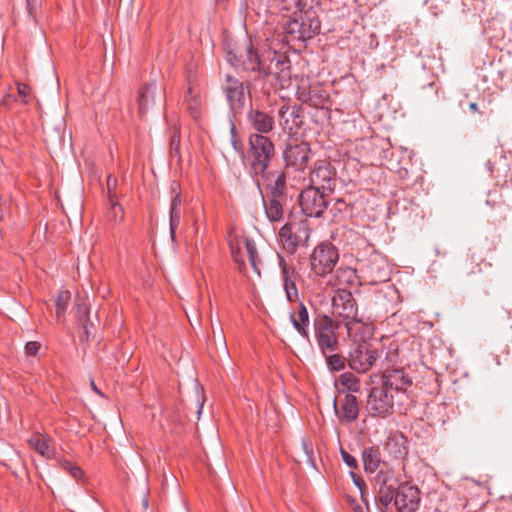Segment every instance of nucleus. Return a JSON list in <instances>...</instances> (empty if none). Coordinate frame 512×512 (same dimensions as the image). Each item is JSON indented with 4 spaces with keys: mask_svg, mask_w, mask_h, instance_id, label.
Masks as SVG:
<instances>
[{
    "mask_svg": "<svg viewBox=\"0 0 512 512\" xmlns=\"http://www.w3.org/2000/svg\"><path fill=\"white\" fill-rule=\"evenodd\" d=\"M315 340L322 354L333 353L338 349L337 330L339 321L326 314H317L313 321Z\"/></svg>",
    "mask_w": 512,
    "mask_h": 512,
    "instance_id": "1",
    "label": "nucleus"
},
{
    "mask_svg": "<svg viewBox=\"0 0 512 512\" xmlns=\"http://www.w3.org/2000/svg\"><path fill=\"white\" fill-rule=\"evenodd\" d=\"M273 142L265 135L251 134L249 137V159L255 174L264 173L274 156Z\"/></svg>",
    "mask_w": 512,
    "mask_h": 512,
    "instance_id": "2",
    "label": "nucleus"
},
{
    "mask_svg": "<svg viewBox=\"0 0 512 512\" xmlns=\"http://www.w3.org/2000/svg\"><path fill=\"white\" fill-rule=\"evenodd\" d=\"M320 21L310 13L300 14L288 20L284 25V33L288 42L306 41L319 33Z\"/></svg>",
    "mask_w": 512,
    "mask_h": 512,
    "instance_id": "3",
    "label": "nucleus"
},
{
    "mask_svg": "<svg viewBox=\"0 0 512 512\" xmlns=\"http://www.w3.org/2000/svg\"><path fill=\"white\" fill-rule=\"evenodd\" d=\"M226 59L238 71L255 73V78L267 76L266 68L262 65L258 52L251 44L247 45L240 54L229 50Z\"/></svg>",
    "mask_w": 512,
    "mask_h": 512,
    "instance_id": "4",
    "label": "nucleus"
},
{
    "mask_svg": "<svg viewBox=\"0 0 512 512\" xmlns=\"http://www.w3.org/2000/svg\"><path fill=\"white\" fill-rule=\"evenodd\" d=\"M302 213L307 217H320L327 208L328 202L319 187H308L298 197Z\"/></svg>",
    "mask_w": 512,
    "mask_h": 512,
    "instance_id": "5",
    "label": "nucleus"
},
{
    "mask_svg": "<svg viewBox=\"0 0 512 512\" xmlns=\"http://www.w3.org/2000/svg\"><path fill=\"white\" fill-rule=\"evenodd\" d=\"M332 315L339 323L358 316V307L350 291L340 289L335 293L332 298Z\"/></svg>",
    "mask_w": 512,
    "mask_h": 512,
    "instance_id": "6",
    "label": "nucleus"
},
{
    "mask_svg": "<svg viewBox=\"0 0 512 512\" xmlns=\"http://www.w3.org/2000/svg\"><path fill=\"white\" fill-rule=\"evenodd\" d=\"M378 356V351L371 348L366 342L357 343L350 351L349 366L358 373H366L373 366Z\"/></svg>",
    "mask_w": 512,
    "mask_h": 512,
    "instance_id": "7",
    "label": "nucleus"
},
{
    "mask_svg": "<svg viewBox=\"0 0 512 512\" xmlns=\"http://www.w3.org/2000/svg\"><path fill=\"white\" fill-rule=\"evenodd\" d=\"M311 187H319L323 192H332L336 186V172L330 163L318 161L309 173Z\"/></svg>",
    "mask_w": 512,
    "mask_h": 512,
    "instance_id": "8",
    "label": "nucleus"
},
{
    "mask_svg": "<svg viewBox=\"0 0 512 512\" xmlns=\"http://www.w3.org/2000/svg\"><path fill=\"white\" fill-rule=\"evenodd\" d=\"M227 83L223 87V91L226 95V100L230 108V114L237 115L241 113L245 101H246V90L248 89L244 83L230 75L226 77Z\"/></svg>",
    "mask_w": 512,
    "mask_h": 512,
    "instance_id": "9",
    "label": "nucleus"
},
{
    "mask_svg": "<svg viewBox=\"0 0 512 512\" xmlns=\"http://www.w3.org/2000/svg\"><path fill=\"white\" fill-rule=\"evenodd\" d=\"M310 147L306 142L288 143L283 154L286 167L294 171L304 172L310 157Z\"/></svg>",
    "mask_w": 512,
    "mask_h": 512,
    "instance_id": "10",
    "label": "nucleus"
},
{
    "mask_svg": "<svg viewBox=\"0 0 512 512\" xmlns=\"http://www.w3.org/2000/svg\"><path fill=\"white\" fill-rule=\"evenodd\" d=\"M394 397L383 386L373 387L367 401V407L373 415L386 416L393 408Z\"/></svg>",
    "mask_w": 512,
    "mask_h": 512,
    "instance_id": "11",
    "label": "nucleus"
},
{
    "mask_svg": "<svg viewBox=\"0 0 512 512\" xmlns=\"http://www.w3.org/2000/svg\"><path fill=\"white\" fill-rule=\"evenodd\" d=\"M420 505V491L416 486L402 485L396 494L398 512H415Z\"/></svg>",
    "mask_w": 512,
    "mask_h": 512,
    "instance_id": "12",
    "label": "nucleus"
},
{
    "mask_svg": "<svg viewBox=\"0 0 512 512\" xmlns=\"http://www.w3.org/2000/svg\"><path fill=\"white\" fill-rule=\"evenodd\" d=\"M278 114L280 125L285 132L292 134L301 128L303 124L301 106L284 104L279 108Z\"/></svg>",
    "mask_w": 512,
    "mask_h": 512,
    "instance_id": "13",
    "label": "nucleus"
},
{
    "mask_svg": "<svg viewBox=\"0 0 512 512\" xmlns=\"http://www.w3.org/2000/svg\"><path fill=\"white\" fill-rule=\"evenodd\" d=\"M261 174L264 180V186L268 191L267 197H289L286 176L283 171H268L267 169L264 173Z\"/></svg>",
    "mask_w": 512,
    "mask_h": 512,
    "instance_id": "14",
    "label": "nucleus"
},
{
    "mask_svg": "<svg viewBox=\"0 0 512 512\" xmlns=\"http://www.w3.org/2000/svg\"><path fill=\"white\" fill-rule=\"evenodd\" d=\"M283 247L288 253H294L296 248L302 245L309 237V231L305 227H299L297 232H293V226L285 224L279 232Z\"/></svg>",
    "mask_w": 512,
    "mask_h": 512,
    "instance_id": "15",
    "label": "nucleus"
},
{
    "mask_svg": "<svg viewBox=\"0 0 512 512\" xmlns=\"http://www.w3.org/2000/svg\"><path fill=\"white\" fill-rule=\"evenodd\" d=\"M291 197H267L263 198L265 214L270 222H279L284 219V215L290 211Z\"/></svg>",
    "mask_w": 512,
    "mask_h": 512,
    "instance_id": "16",
    "label": "nucleus"
},
{
    "mask_svg": "<svg viewBox=\"0 0 512 512\" xmlns=\"http://www.w3.org/2000/svg\"><path fill=\"white\" fill-rule=\"evenodd\" d=\"M247 122L260 135H264L273 130L275 121L273 116L258 108L250 107L247 112Z\"/></svg>",
    "mask_w": 512,
    "mask_h": 512,
    "instance_id": "17",
    "label": "nucleus"
},
{
    "mask_svg": "<svg viewBox=\"0 0 512 512\" xmlns=\"http://www.w3.org/2000/svg\"><path fill=\"white\" fill-rule=\"evenodd\" d=\"M383 387L387 388L390 393L392 391L405 392L411 385L412 381L403 369L387 370L383 373Z\"/></svg>",
    "mask_w": 512,
    "mask_h": 512,
    "instance_id": "18",
    "label": "nucleus"
},
{
    "mask_svg": "<svg viewBox=\"0 0 512 512\" xmlns=\"http://www.w3.org/2000/svg\"><path fill=\"white\" fill-rule=\"evenodd\" d=\"M334 410L340 420H344L348 423L354 422L359 416V404L356 396L352 394H346L343 402L341 403L340 410L337 406V399L333 402Z\"/></svg>",
    "mask_w": 512,
    "mask_h": 512,
    "instance_id": "19",
    "label": "nucleus"
},
{
    "mask_svg": "<svg viewBox=\"0 0 512 512\" xmlns=\"http://www.w3.org/2000/svg\"><path fill=\"white\" fill-rule=\"evenodd\" d=\"M385 451L394 459L403 460L408 454L407 438L400 432H393L385 443Z\"/></svg>",
    "mask_w": 512,
    "mask_h": 512,
    "instance_id": "20",
    "label": "nucleus"
},
{
    "mask_svg": "<svg viewBox=\"0 0 512 512\" xmlns=\"http://www.w3.org/2000/svg\"><path fill=\"white\" fill-rule=\"evenodd\" d=\"M267 75H273L277 80L286 81L290 78V61L284 55L274 54L266 69Z\"/></svg>",
    "mask_w": 512,
    "mask_h": 512,
    "instance_id": "21",
    "label": "nucleus"
},
{
    "mask_svg": "<svg viewBox=\"0 0 512 512\" xmlns=\"http://www.w3.org/2000/svg\"><path fill=\"white\" fill-rule=\"evenodd\" d=\"M29 446L35 449L42 457L51 459L55 456V449L51 445V438L47 434L34 433L27 440Z\"/></svg>",
    "mask_w": 512,
    "mask_h": 512,
    "instance_id": "22",
    "label": "nucleus"
},
{
    "mask_svg": "<svg viewBox=\"0 0 512 512\" xmlns=\"http://www.w3.org/2000/svg\"><path fill=\"white\" fill-rule=\"evenodd\" d=\"M290 321L302 337L309 338V313L304 303H299L297 312L290 314Z\"/></svg>",
    "mask_w": 512,
    "mask_h": 512,
    "instance_id": "23",
    "label": "nucleus"
},
{
    "mask_svg": "<svg viewBox=\"0 0 512 512\" xmlns=\"http://www.w3.org/2000/svg\"><path fill=\"white\" fill-rule=\"evenodd\" d=\"M156 83L151 82L145 85L138 95V110L139 114L143 116L155 104Z\"/></svg>",
    "mask_w": 512,
    "mask_h": 512,
    "instance_id": "24",
    "label": "nucleus"
},
{
    "mask_svg": "<svg viewBox=\"0 0 512 512\" xmlns=\"http://www.w3.org/2000/svg\"><path fill=\"white\" fill-rule=\"evenodd\" d=\"M344 325L346 327L348 337L352 339L355 344L364 342L363 340L368 330V326L361 321L358 316L344 322Z\"/></svg>",
    "mask_w": 512,
    "mask_h": 512,
    "instance_id": "25",
    "label": "nucleus"
},
{
    "mask_svg": "<svg viewBox=\"0 0 512 512\" xmlns=\"http://www.w3.org/2000/svg\"><path fill=\"white\" fill-rule=\"evenodd\" d=\"M231 253L233 256L236 254H240L243 256H257V248L256 244L253 240L247 238H236L234 240H230L229 242Z\"/></svg>",
    "mask_w": 512,
    "mask_h": 512,
    "instance_id": "26",
    "label": "nucleus"
},
{
    "mask_svg": "<svg viewBox=\"0 0 512 512\" xmlns=\"http://www.w3.org/2000/svg\"><path fill=\"white\" fill-rule=\"evenodd\" d=\"M362 459L365 471L371 474L375 473L381 463V454L379 449L373 446L364 448L362 452Z\"/></svg>",
    "mask_w": 512,
    "mask_h": 512,
    "instance_id": "27",
    "label": "nucleus"
},
{
    "mask_svg": "<svg viewBox=\"0 0 512 512\" xmlns=\"http://www.w3.org/2000/svg\"><path fill=\"white\" fill-rule=\"evenodd\" d=\"M299 99L315 108H325L328 103V95L320 89H312L308 93L302 92Z\"/></svg>",
    "mask_w": 512,
    "mask_h": 512,
    "instance_id": "28",
    "label": "nucleus"
},
{
    "mask_svg": "<svg viewBox=\"0 0 512 512\" xmlns=\"http://www.w3.org/2000/svg\"><path fill=\"white\" fill-rule=\"evenodd\" d=\"M311 270L317 276H325L333 271L338 258H309Z\"/></svg>",
    "mask_w": 512,
    "mask_h": 512,
    "instance_id": "29",
    "label": "nucleus"
},
{
    "mask_svg": "<svg viewBox=\"0 0 512 512\" xmlns=\"http://www.w3.org/2000/svg\"><path fill=\"white\" fill-rule=\"evenodd\" d=\"M397 492L396 486H379L377 501L387 508L392 501L395 502Z\"/></svg>",
    "mask_w": 512,
    "mask_h": 512,
    "instance_id": "30",
    "label": "nucleus"
},
{
    "mask_svg": "<svg viewBox=\"0 0 512 512\" xmlns=\"http://www.w3.org/2000/svg\"><path fill=\"white\" fill-rule=\"evenodd\" d=\"M339 383L348 391L357 393L360 391V381L351 372L342 373L338 378Z\"/></svg>",
    "mask_w": 512,
    "mask_h": 512,
    "instance_id": "31",
    "label": "nucleus"
},
{
    "mask_svg": "<svg viewBox=\"0 0 512 512\" xmlns=\"http://www.w3.org/2000/svg\"><path fill=\"white\" fill-rule=\"evenodd\" d=\"M71 299V294L67 290L59 291L56 300H55V306H56V316L60 320L64 317L65 312L68 308L69 302Z\"/></svg>",
    "mask_w": 512,
    "mask_h": 512,
    "instance_id": "32",
    "label": "nucleus"
},
{
    "mask_svg": "<svg viewBox=\"0 0 512 512\" xmlns=\"http://www.w3.org/2000/svg\"><path fill=\"white\" fill-rule=\"evenodd\" d=\"M394 472L392 468H389L385 463L384 467L381 468L375 477V481L379 486H396L393 483Z\"/></svg>",
    "mask_w": 512,
    "mask_h": 512,
    "instance_id": "33",
    "label": "nucleus"
},
{
    "mask_svg": "<svg viewBox=\"0 0 512 512\" xmlns=\"http://www.w3.org/2000/svg\"><path fill=\"white\" fill-rule=\"evenodd\" d=\"M326 359L328 368L331 371H342L345 368V358L340 354L333 352L328 354H322Z\"/></svg>",
    "mask_w": 512,
    "mask_h": 512,
    "instance_id": "34",
    "label": "nucleus"
},
{
    "mask_svg": "<svg viewBox=\"0 0 512 512\" xmlns=\"http://www.w3.org/2000/svg\"><path fill=\"white\" fill-rule=\"evenodd\" d=\"M311 256H339L338 251L330 242H322L319 244Z\"/></svg>",
    "mask_w": 512,
    "mask_h": 512,
    "instance_id": "35",
    "label": "nucleus"
},
{
    "mask_svg": "<svg viewBox=\"0 0 512 512\" xmlns=\"http://www.w3.org/2000/svg\"><path fill=\"white\" fill-rule=\"evenodd\" d=\"M295 281L296 278L283 279L286 297L290 302H293L298 298V290Z\"/></svg>",
    "mask_w": 512,
    "mask_h": 512,
    "instance_id": "36",
    "label": "nucleus"
},
{
    "mask_svg": "<svg viewBox=\"0 0 512 512\" xmlns=\"http://www.w3.org/2000/svg\"><path fill=\"white\" fill-rule=\"evenodd\" d=\"M60 466L63 470L67 471L74 479L81 478L82 470L80 467L66 460L61 461Z\"/></svg>",
    "mask_w": 512,
    "mask_h": 512,
    "instance_id": "37",
    "label": "nucleus"
},
{
    "mask_svg": "<svg viewBox=\"0 0 512 512\" xmlns=\"http://www.w3.org/2000/svg\"><path fill=\"white\" fill-rule=\"evenodd\" d=\"M279 266L282 270L283 279L297 278L296 270L286 263L285 258H279Z\"/></svg>",
    "mask_w": 512,
    "mask_h": 512,
    "instance_id": "38",
    "label": "nucleus"
},
{
    "mask_svg": "<svg viewBox=\"0 0 512 512\" xmlns=\"http://www.w3.org/2000/svg\"><path fill=\"white\" fill-rule=\"evenodd\" d=\"M116 178H113L112 176H108V179H107V186H108V190H109V194H110V201H111V208L112 210L114 211V218L116 219L117 217V209H119V211H122V208L120 207V205L113 200V196H112V188L116 185Z\"/></svg>",
    "mask_w": 512,
    "mask_h": 512,
    "instance_id": "39",
    "label": "nucleus"
},
{
    "mask_svg": "<svg viewBox=\"0 0 512 512\" xmlns=\"http://www.w3.org/2000/svg\"><path fill=\"white\" fill-rule=\"evenodd\" d=\"M10 216V203L0 195V221H5Z\"/></svg>",
    "mask_w": 512,
    "mask_h": 512,
    "instance_id": "40",
    "label": "nucleus"
},
{
    "mask_svg": "<svg viewBox=\"0 0 512 512\" xmlns=\"http://www.w3.org/2000/svg\"><path fill=\"white\" fill-rule=\"evenodd\" d=\"M341 457L343 462L350 468H357V460L355 457L350 455L347 451L341 449Z\"/></svg>",
    "mask_w": 512,
    "mask_h": 512,
    "instance_id": "41",
    "label": "nucleus"
},
{
    "mask_svg": "<svg viewBox=\"0 0 512 512\" xmlns=\"http://www.w3.org/2000/svg\"><path fill=\"white\" fill-rule=\"evenodd\" d=\"M181 212L170 211V230L171 234L175 233L176 227L180 223Z\"/></svg>",
    "mask_w": 512,
    "mask_h": 512,
    "instance_id": "42",
    "label": "nucleus"
},
{
    "mask_svg": "<svg viewBox=\"0 0 512 512\" xmlns=\"http://www.w3.org/2000/svg\"><path fill=\"white\" fill-rule=\"evenodd\" d=\"M40 349V344L35 341H30L25 345V352L29 356H35Z\"/></svg>",
    "mask_w": 512,
    "mask_h": 512,
    "instance_id": "43",
    "label": "nucleus"
},
{
    "mask_svg": "<svg viewBox=\"0 0 512 512\" xmlns=\"http://www.w3.org/2000/svg\"><path fill=\"white\" fill-rule=\"evenodd\" d=\"M179 141H180V133L179 131H174L172 138H171V151L174 155L178 154L179 150Z\"/></svg>",
    "mask_w": 512,
    "mask_h": 512,
    "instance_id": "44",
    "label": "nucleus"
},
{
    "mask_svg": "<svg viewBox=\"0 0 512 512\" xmlns=\"http://www.w3.org/2000/svg\"><path fill=\"white\" fill-rule=\"evenodd\" d=\"M352 477H353V480H354V483L355 485L358 487V489L360 490V494H361V498L362 500L365 502L366 506L368 507V501H367V498H366V495L364 493V490H363V487L362 486H365L364 482L362 479L360 478H356L354 473H351Z\"/></svg>",
    "mask_w": 512,
    "mask_h": 512,
    "instance_id": "45",
    "label": "nucleus"
},
{
    "mask_svg": "<svg viewBox=\"0 0 512 512\" xmlns=\"http://www.w3.org/2000/svg\"><path fill=\"white\" fill-rule=\"evenodd\" d=\"M181 204H182L181 196L179 193H176L171 200L170 211L181 212V210H180Z\"/></svg>",
    "mask_w": 512,
    "mask_h": 512,
    "instance_id": "46",
    "label": "nucleus"
},
{
    "mask_svg": "<svg viewBox=\"0 0 512 512\" xmlns=\"http://www.w3.org/2000/svg\"><path fill=\"white\" fill-rule=\"evenodd\" d=\"M260 262H261V258H248V263L250 264V266L252 267L253 271L258 276L261 275L260 268H259Z\"/></svg>",
    "mask_w": 512,
    "mask_h": 512,
    "instance_id": "47",
    "label": "nucleus"
},
{
    "mask_svg": "<svg viewBox=\"0 0 512 512\" xmlns=\"http://www.w3.org/2000/svg\"><path fill=\"white\" fill-rule=\"evenodd\" d=\"M235 264L241 273H244L245 275H247V271H246L247 261L245 258H235Z\"/></svg>",
    "mask_w": 512,
    "mask_h": 512,
    "instance_id": "48",
    "label": "nucleus"
},
{
    "mask_svg": "<svg viewBox=\"0 0 512 512\" xmlns=\"http://www.w3.org/2000/svg\"><path fill=\"white\" fill-rule=\"evenodd\" d=\"M235 117H236V115H233V114L229 115L231 138L237 137V129H236V125H235Z\"/></svg>",
    "mask_w": 512,
    "mask_h": 512,
    "instance_id": "49",
    "label": "nucleus"
},
{
    "mask_svg": "<svg viewBox=\"0 0 512 512\" xmlns=\"http://www.w3.org/2000/svg\"><path fill=\"white\" fill-rule=\"evenodd\" d=\"M271 5L280 6L283 5V8L288 9V4L294 2L295 0H266Z\"/></svg>",
    "mask_w": 512,
    "mask_h": 512,
    "instance_id": "50",
    "label": "nucleus"
},
{
    "mask_svg": "<svg viewBox=\"0 0 512 512\" xmlns=\"http://www.w3.org/2000/svg\"><path fill=\"white\" fill-rule=\"evenodd\" d=\"M231 144H232V147L233 149L238 152V153H243V145L242 143L237 139V137L235 138H231Z\"/></svg>",
    "mask_w": 512,
    "mask_h": 512,
    "instance_id": "51",
    "label": "nucleus"
},
{
    "mask_svg": "<svg viewBox=\"0 0 512 512\" xmlns=\"http://www.w3.org/2000/svg\"><path fill=\"white\" fill-rule=\"evenodd\" d=\"M332 210H337L339 212H342L344 210H346V203L344 200L342 199H337V201L335 202Z\"/></svg>",
    "mask_w": 512,
    "mask_h": 512,
    "instance_id": "52",
    "label": "nucleus"
},
{
    "mask_svg": "<svg viewBox=\"0 0 512 512\" xmlns=\"http://www.w3.org/2000/svg\"><path fill=\"white\" fill-rule=\"evenodd\" d=\"M347 501L352 505L355 512H364L363 508L356 504V500L352 499L350 496H347Z\"/></svg>",
    "mask_w": 512,
    "mask_h": 512,
    "instance_id": "53",
    "label": "nucleus"
},
{
    "mask_svg": "<svg viewBox=\"0 0 512 512\" xmlns=\"http://www.w3.org/2000/svg\"><path fill=\"white\" fill-rule=\"evenodd\" d=\"M18 93L23 98H26L28 95V86L25 84H18Z\"/></svg>",
    "mask_w": 512,
    "mask_h": 512,
    "instance_id": "54",
    "label": "nucleus"
},
{
    "mask_svg": "<svg viewBox=\"0 0 512 512\" xmlns=\"http://www.w3.org/2000/svg\"><path fill=\"white\" fill-rule=\"evenodd\" d=\"M35 0H27L28 12L31 16H33V4H35Z\"/></svg>",
    "mask_w": 512,
    "mask_h": 512,
    "instance_id": "55",
    "label": "nucleus"
},
{
    "mask_svg": "<svg viewBox=\"0 0 512 512\" xmlns=\"http://www.w3.org/2000/svg\"><path fill=\"white\" fill-rule=\"evenodd\" d=\"M203 405H204V401L203 400L200 401V399L198 398V408L196 411L198 416L202 413Z\"/></svg>",
    "mask_w": 512,
    "mask_h": 512,
    "instance_id": "56",
    "label": "nucleus"
},
{
    "mask_svg": "<svg viewBox=\"0 0 512 512\" xmlns=\"http://www.w3.org/2000/svg\"><path fill=\"white\" fill-rule=\"evenodd\" d=\"M469 107H470V110H471V111H473V112H476V111H477V109H478V106H477V104H476V103H471V104L469 105Z\"/></svg>",
    "mask_w": 512,
    "mask_h": 512,
    "instance_id": "57",
    "label": "nucleus"
},
{
    "mask_svg": "<svg viewBox=\"0 0 512 512\" xmlns=\"http://www.w3.org/2000/svg\"><path fill=\"white\" fill-rule=\"evenodd\" d=\"M91 385H92L93 390H94L96 393L101 394V392L97 389V387H96V385L94 384V382H93V381L91 382Z\"/></svg>",
    "mask_w": 512,
    "mask_h": 512,
    "instance_id": "58",
    "label": "nucleus"
},
{
    "mask_svg": "<svg viewBox=\"0 0 512 512\" xmlns=\"http://www.w3.org/2000/svg\"><path fill=\"white\" fill-rule=\"evenodd\" d=\"M143 506H144L145 509L148 508V499L147 498L143 499Z\"/></svg>",
    "mask_w": 512,
    "mask_h": 512,
    "instance_id": "59",
    "label": "nucleus"
},
{
    "mask_svg": "<svg viewBox=\"0 0 512 512\" xmlns=\"http://www.w3.org/2000/svg\"><path fill=\"white\" fill-rule=\"evenodd\" d=\"M158 98H159V100H162V98H163V92L161 90L158 93Z\"/></svg>",
    "mask_w": 512,
    "mask_h": 512,
    "instance_id": "60",
    "label": "nucleus"
},
{
    "mask_svg": "<svg viewBox=\"0 0 512 512\" xmlns=\"http://www.w3.org/2000/svg\"><path fill=\"white\" fill-rule=\"evenodd\" d=\"M177 186H178V184H177L176 182H173V184H172V189H173V191H175V190H176V187H177Z\"/></svg>",
    "mask_w": 512,
    "mask_h": 512,
    "instance_id": "61",
    "label": "nucleus"
},
{
    "mask_svg": "<svg viewBox=\"0 0 512 512\" xmlns=\"http://www.w3.org/2000/svg\"><path fill=\"white\" fill-rule=\"evenodd\" d=\"M188 92H189V96H192L191 88L188 89Z\"/></svg>",
    "mask_w": 512,
    "mask_h": 512,
    "instance_id": "62",
    "label": "nucleus"
},
{
    "mask_svg": "<svg viewBox=\"0 0 512 512\" xmlns=\"http://www.w3.org/2000/svg\"><path fill=\"white\" fill-rule=\"evenodd\" d=\"M189 108L190 109H194L193 105L192 104H189Z\"/></svg>",
    "mask_w": 512,
    "mask_h": 512,
    "instance_id": "63",
    "label": "nucleus"
}]
</instances>
